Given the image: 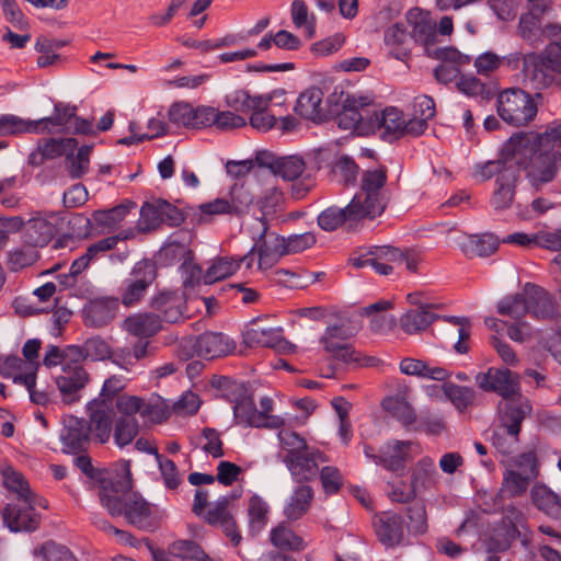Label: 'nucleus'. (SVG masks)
<instances>
[{
    "label": "nucleus",
    "mask_w": 561,
    "mask_h": 561,
    "mask_svg": "<svg viewBox=\"0 0 561 561\" xmlns=\"http://www.w3.org/2000/svg\"><path fill=\"white\" fill-rule=\"evenodd\" d=\"M525 172L535 188L551 183L561 167V123L553 122L542 133H516L502 150Z\"/></svg>",
    "instance_id": "1"
},
{
    "label": "nucleus",
    "mask_w": 561,
    "mask_h": 561,
    "mask_svg": "<svg viewBox=\"0 0 561 561\" xmlns=\"http://www.w3.org/2000/svg\"><path fill=\"white\" fill-rule=\"evenodd\" d=\"M99 496L112 516L124 515L130 525L141 530L153 531L158 528V508L131 491L129 477H121L115 482H103Z\"/></svg>",
    "instance_id": "2"
},
{
    "label": "nucleus",
    "mask_w": 561,
    "mask_h": 561,
    "mask_svg": "<svg viewBox=\"0 0 561 561\" xmlns=\"http://www.w3.org/2000/svg\"><path fill=\"white\" fill-rule=\"evenodd\" d=\"M523 60L525 80L533 89L543 90L553 84H561V44L552 42L537 54H515L514 61Z\"/></svg>",
    "instance_id": "3"
},
{
    "label": "nucleus",
    "mask_w": 561,
    "mask_h": 561,
    "mask_svg": "<svg viewBox=\"0 0 561 561\" xmlns=\"http://www.w3.org/2000/svg\"><path fill=\"white\" fill-rule=\"evenodd\" d=\"M387 168L367 170L362 174L360 190L352 198L353 207L366 219L380 216L386 209L389 195L385 188L387 183Z\"/></svg>",
    "instance_id": "4"
},
{
    "label": "nucleus",
    "mask_w": 561,
    "mask_h": 561,
    "mask_svg": "<svg viewBox=\"0 0 561 561\" xmlns=\"http://www.w3.org/2000/svg\"><path fill=\"white\" fill-rule=\"evenodd\" d=\"M355 331L344 322L329 325L320 337V343L325 353L334 360L343 364L368 365L370 358H363L353 344L351 337L355 335Z\"/></svg>",
    "instance_id": "5"
},
{
    "label": "nucleus",
    "mask_w": 561,
    "mask_h": 561,
    "mask_svg": "<svg viewBox=\"0 0 561 561\" xmlns=\"http://www.w3.org/2000/svg\"><path fill=\"white\" fill-rule=\"evenodd\" d=\"M534 98L522 89H507L497 98L500 117L513 126H524L537 115Z\"/></svg>",
    "instance_id": "6"
},
{
    "label": "nucleus",
    "mask_w": 561,
    "mask_h": 561,
    "mask_svg": "<svg viewBox=\"0 0 561 561\" xmlns=\"http://www.w3.org/2000/svg\"><path fill=\"white\" fill-rule=\"evenodd\" d=\"M157 278V266L150 260H142L133 267L119 288V304L131 308L140 304L149 286Z\"/></svg>",
    "instance_id": "7"
},
{
    "label": "nucleus",
    "mask_w": 561,
    "mask_h": 561,
    "mask_svg": "<svg viewBox=\"0 0 561 561\" xmlns=\"http://www.w3.org/2000/svg\"><path fill=\"white\" fill-rule=\"evenodd\" d=\"M548 4L530 5L528 12L523 13L517 25V35L536 48L549 36L556 35L559 26L554 24H542L543 14L549 11Z\"/></svg>",
    "instance_id": "8"
},
{
    "label": "nucleus",
    "mask_w": 561,
    "mask_h": 561,
    "mask_svg": "<svg viewBox=\"0 0 561 561\" xmlns=\"http://www.w3.org/2000/svg\"><path fill=\"white\" fill-rule=\"evenodd\" d=\"M181 346L185 355L213 359L226 356L234 350V342L227 335L217 332H205L196 337L182 341Z\"/></svg>",
    "instance_id": "9"
},
{
    "label": "nucleus",
    "mask_w": 561,
    "mask_h": 561,
    "mask_svg": "<svg viewBox=\"0 0 561 561\" xmlns=\"http://www.w3.org/2000/svg\"><path fill=\"white\" fill-rule=\"evenodd\" d=\"M88 412L90 416L88 422L89 434L100 444L107 443L111 438L116 416L114 407H110L102 401H91L88 404Z\"/></svg>",
    "instance_id": "10"
},
{
    "label": "nucleus",
    "mask_w": 561,
    "mask_h": 561,
    "mask_svg": "<svg viewBox=\"0 0 561 561\" xmlns=\"http://www.w3.org/2000/svg\"><path fill=\"white\" fill-rule=\"evenodd\" d=\"M530 413L531 404L522 396L502 401L499 404L500 427L507 433V436H518L523 421Z\"/></svg>",
    "instance_id": "11"
},
{
    "label": "nucleus",
    "mask_w": 561,
    "mask_h": 561,
    "mask_svg": "<svg viewBox=\"0 0 561 561\" xmlns=\"http://www.w3.org/2000/svg\"><path fill=\"white\" fill-rule=\"evenodd\" d=\"M234 417L238 424L254 427L280 428L285 421L278 415H264L259 413L255 402L251 397H243L233 407Z\"/></svg>",
    "instance_id": "12"
},
{
    "label": "nucleus",
    "mask_w": 561,
    "mask_h": 561,
    "mask_svg": "<svg viewBox=\"0 0 561 561\" xmlns=\"http://www.w3.org/2000/svg\"><path fill=\"white\" fill-rule=\"evenodd\" d=\"M262 231L253 245L257 251L259 267L270 268L277 263L279 257L286 254L285 238L274 233L267 234V227L264 221L261 222Z\"/></svg>",
    "instance_id": "13"
},
{
    "label": "nucleus",
    "mask_w": 561,
    "mask_h": 561,
    "mask_svg": "<svg viewBox=\"0 0 561 561\" xmlns=\"http://www.w3.org/2000/svg\"><path fill=\"white\" fill-rule=\"evenodd\" d=\"M528 313L538 320H551L558 313L554 298L542 287L527 283L525 285Z\"/></svg>",
    "instance_id": "14"
},
{
    "label": "nucleus",
    "mask_w": 561,
    "mask_h": 561,
    "mask_svg": "<svg viewBox=\"0 0 561 561\" xmlns=\"http://www.w3.org/2000/svg\"><path fill=\"white\" fill-rule=\"evenodd\" d=\"M53 220H56L55 215L46 216L42 214L27 220L23 230L25 244L33 248L48 244L57 232L56 225Z\"/></svg>",
    "instance_id": "15"
},
{
    "label": "nucleus",
    "mask_w": 561,
    "mask_h": 561,
    "mask_svg": "<svg viewBox=\"0 0 561 561\" xmlns=\"http://www.w3.org/2000/svg\"><path fill=\"white\" fill-rule=\"evenodd\" d=\"M209 111L207 105H199L194 107L188 102L180 101L173 103L170 106L168 111V117L172 124L179 127L201 129L205 128L204 121L207 118L206 114Z\"/></svg>",
    "instance_id": "16"
},
{
    "label": "nucleus",
    "mask_w": 561,
    "mask_h": 561,
    "mask_svg": "<svg viewBox=\"0 0 561 561\" xmlns=\"http://www.w3.org/2000/svg\"><path fill=\"white\" fill-rule=\"evenodd\" d=\"M376 535L386 547L393 548L404 541V523L400 514L385 512L375 522Z\"/></svg>",
    "instance_id": "17"
},
{
    "label": "nucleus",
    "mask_w": 561,
    "mask_h": 561,
    "mask_svg": "<svg viewBox=\"0 0 561 561\" xmlns=\"http://www.w3.org/2000/svg\"><path fill=\"white\" fill-rule=\"evenodd\" d=\"M88 382V374L80 365H66L62 375L56 378L57 387L62 394V401L71 404L79 400L78 392Z\"/></svg>",
    "instance_id": "18"
},
{
    "label": "nucleus",
    "mask_w": 561,
    "mask_h": 561,
    "mask_svg": "<svg viewBox=\"0 0 561 561\" xmlns=\"http://www.w3.org/2000/svg\"><path fill=\"white\" fill-rule=\"evenodd\" d=\"M412 443L409 440H391L380 447L378 463L385 469L401 473L410 460Z\"/></svg>",
    "instance_id": "19"
},
{
    "label": "nucleus",
    "mask_w": 561,
    "mask_h": 561,
    "mask_svg": "<svg viewBox=\"0 0 561 561\" xmlns=\"http://www.w3.org/2000/svg\"><path fill=\"white\" fill-rule=\"evenodd\" d=\"M37 505L8 504L3 510V520L11 531H34L41 524V516L35 513Z\"/></svg>",
    "instance_id": "20"
},
{
    "label": "nucleus",
    "mask_w": 561,
    "mask_h": 561,
    "mask_svg": "<svg viewBox=\"0 0 561 561\" xmlns=\"http://www.w3.org/2000/svg\"><path fill=\"white\" fill-rule=\"evenodd\" d=\"M2 477L5 488L15 493L20 501L25 505H38V507L47 508L48 501L36 493H34L25 477L12 467H7L2 470Z\"/></svg>",
    "instance_id": "21"
},
{
    "label": "nucleus",
    "mask_w": 561,
    "mask_h": 561,
    "mask_svg": "<svg viewBox=\"0 0 561 561\" xmlns=\"http://www.w3.org/2000/svg\"><path fill=\"white\" fill-rule=\"evenodd\" d=\"M76 113L77 106L64 103L55 104L54 115L36 119L37 135L70 133Z\"/></svg>",
    "instance_id": "22"
},
{
    "label": "nucleus",
    "mask_w": 561,
    "mask_h": 561,
    "mask_svg": "<svg viewBox=\"0 0 561 561\" xmlns=\"http://www.w3.org/2000/svg\"><path fill=\"white\" fill-rule=\"evenodd\" d=\"M122 329L139 340H148L162 329L161 317L152 312H138L128 316Z\"/></svg>",
    "instance_id": "23"
},
{
    "label": "nucleus",
    "mask_w": 561,
    "mask_h": 561,
    "mask_svg": "<svg viewBox=\"0 0 561 561\" xmlns=\"http://www.w3.org/2000/svg\"><path fill=\"white\" fill-rule=\"evenodd\" d=\"M324 456L319 450H310L309 448L301 454L286 460V465L291 476L298 481H310L318 474V465L323 462Z\"/></svg>",
    "instance_id": "24"
},
{
    "label": "nucleus",
    "mask_w": 561,
    "mask_h": 561,
    "mask_svg": "<svg viewBox=\"0 0 561 561\" xmlns=\"http://www.w3.org/2000/svg\"><path fill=\"white\" fill-rule=\"evenodd\" d=\"M407 22L411 27L410 37L425 47L434 44L436 39V24L430 19V14L419 8H413L407 13Z\"/></svg>",
    "instance_id": "25"
},
{
    "label": "nucleus",
    "mask_w": 561,
    "mask_h": 561,
    "mask_svg": "<svg viewBox=\"0 0 561 561\" xmlns=\"http://www.w3.org/2000/svg\"><path fill=\"white\" fill-rule=\"evenodd\" d=\"M119 300L116 297H101L90 301L84 309V321L96 328L108 324L116 316Z\"/></svg>",
    "instance_id": "26"
},
{
    "label": "nucleus",
    "mask_w": 561,
    "mask_h": 561,
    "mask_svg": "<svg viewBox=\"0 0 561 561\" xmlns=\"http://www.w3.org/2000/svg\"><path fill=\"white\" fill-rule=\"evenodd\" d=\"M60 437L68 453L76 454L84 449L90 438L88 422L83 419L69 416L65 420V427Z\"/></svg>",
    "instance_id": "27"
},
{
    "label": "nucleus",
    "mask_w": 561,
    "mask_h": 561,
    "mask_svg": "<svg viewBox=\"0 0 561 561\" xmlns=\"http://www.w3.org/2000/svg\"><path fill=\"white\" fill-rule=\"evenodd\" d=\"M270 541L276 549H278V551L282 552H299L307 548L305 539L296 534L286 522H280L271 529Z\"/></svg>",
    "instance_id": "28"
},
{
    "label": "nucleus",
    "mask_w": 561,
    "mask_h": 561,
    "mask_svg": "<svg viewBox=\"0 0 561 561\" xmlns=\"http://www.w3.org/2000/svg\"><path fill=\"white\" fill-rule=\"evenodd\" d=\"M356 209V207H353L352 201L344 208L336 206L329 207L318 216V225L325 231H334L346 221H359L365 219L362 214L358 213L357 215V213H355Z\"/></svg>",
    "instance_id": "29"
},
{
    "label": "nucleus",
    "mask_w": 561,
    "mask_h": 561,
    "mask_svg": "<svg viewBox=\"0 0 561 561\" xmlns=\"http://www.w3.org/2000/svg\"><path fill=\"white\" fill-rule=\"evenodd\" d=\"M322 99L323 92L321 89L312 87L300 93L294 111L302 118L319 122L324 117L321 107Z\"/></svg>",
    "instance_id": "30"
},
{
    "label": "nucleus",
    "mask_w": 561,
    "mask_h": 561,
    "mask_svg": "<svg viewBox=\"0 0 561 561\" xmlns=\"http://www.w3.org/2000/svg\"><path fill=\"white\" fill-rule=\"evenodd\" d=\"M371 124L375 125L381 137L399 139L402 137L403 114L396 107L375 113Z\"/></svg>",
    "instance_id": "31"
},
{
    "label": "nucleus",
    "mask_w": 561,
    "mask_h": 561,
    "mask_svg": "<svg viewBox=\"0 0 561 561\" xmlns=\"http://www.w3.org/2000/svg\"><path fill=\"white\" fill-rule=\"evenodd\" d=\"M282 341L280 328L263 327L256 322L243 333V342L250 347H277Z\"/></svg>",
    "instance_id": "32"
},
{
    "label": "nucleus",
    "mask_w": 561,
    "mask_h": 561,
    "mask_svg": "<svg viewBox=\"0 0 561 561\" xmlns=\"http://www.w3.org/2000/svg\"><path fill=\"white\" fill-rule=\"evenodd\" d=\"M368 104V98L347 94L343 100L342 110L335 116L337 126L345 130L356 128L363 119L359 108Z\"/></svg>",
    "instance_id": "33"
},
{
    "label": "nucleus",
    "mask_w": 561,
    "mask_h": 561,
    "mask_svg": "<svg viewBox=\"0 0 561 561\" xmlns=\"http://www.w3.org/2000/svg\"><path fill=\"white\" fill-rule=\"evenodd\" d=\"M432 305H420L414 309L408 310L400 318V325L408 334H416L425 331L438 316L431 312Z\"/></svg>",
    "instance_id": "34"
},
{
    "label": "nucleus",
    "mask_w": 561,
    "mask_h": 561,
    "mask_svg": "<svg viewBox=\"0 0 561 561\" xmlns=\"http://www.w3.org/2000/svg\"><path fill=\"white\" fill-rule=\"evenodd\" d=\"M517 181V170L507 169L502 176L496 178V190L491 198V204L496 210H503L511 207Z\"/></svg>",
    "instance_id": "35"
},
{
    "label": "nucleus",
    "mask_w": 561,
    "mask_h": 561,
    "mask_svg": "<svg viewBox=\"0 0 561 561\" xmlns=\"http://www.w3.org/2000/svg\"><path fill=\"white\" fill-rule=\"evenodd\" d=\"M313 491L309 485L296 488L287 500L283 514L288 522H296L305 516L311 505Z\"/></svg>",
    "instance_id": "36"
},
{
    "label": "nucleus",
    "mask_w": 561,
    "mask_h": 561,
    "mask_svg": "<svg viewBox=\"0 0 561 561\" xmlns=\"http://www.w3.org/2000/svg\"><path fill=\"white\" fill-rule=\"evenodd\" d=\"M151 307L162 314L161 321L176 323L183 319V298L175 293H160L152 299Z\"/></svg>",
    "instance_id": "37"
},
{
    "label": "nucleus",
    "mask_w": 561,
    "mask_h": 561,
    "mask_svg": "<svg viewBox=\"0 0 561 561\" xmlns=\"http://www.w3.org/2000/svg\"><path fill=\"white\" fill-rule=\"evenodd\" d=\"M247 517L249 534L255 537L268 524L270 505L262 496L253 494L248 502Z\"/></svg>",
    "instance_id": "38"
},
{
    "label": "nucleus",
    "mask_w": 561,
    "mask_h": 561,
    "mask_svg": "<svg viewBox=\"0 0 561 561\" xmlns=\"http://www.w3.org/2000/svg\"><path fill=\"white\" fill-rule=\"evenodd\" d=\"M369 249L373 267L380 275H389L392 272V264L403 262L404 253L398 248L376 245Z\"/></svg>",
    "instance_id": "39"
},
{
    "label": "nucleus",
    "mask_w": 561,
    "mask_h": 561,
    "mask_svg": "<svg viewBox=\"0 0 561 561\" xmlns=\"http://www.w3.org/2000/svg\"><path fill=\"white\" fill-rule=\"evenodd\" d=\"M400 371L408 376H417L437 381H444L450 376L443 367H431L426 362L411 357L401 360Z\"/></svg>",
    "instance_id": "40"
},
{
    "label": "nucleus",
    "mask_w": 561,
    "mask_h": 561,
    "mask_svg": "<svg viewBox=\"0 0 561 561\" xmlns=\"http://www.w3.org/2000/svg\"><path fill=\"white\" fill-rule=\"evenodd\" d=\"M531 500L534 505L547 516L553 519L561 518L560 497L546 485H535L531 489Z\"/></svg>",
    "instance_id": "41"
},
{
    "label": "nucleus",
    "mask_w": 561,
    "mask_h": 561,
    "mask_svg": "<svg viewBox=\"0 0 561 561\" xmlns=\"http://www.w3.org/2000/svg\"><path fill=\"white\" fill-rule=\"evenodd\" d=\"M226 198L228 199L232 215L241 216L253 205L256 196L250 184L245 182H237L231 186Z\"/></svg>",
    "instance_id": "42"
},
{
    "label": "nucleus",
    "mask_w": 561,
    "mask_h": 561,
    "mask_svg": "<svg viewBox=\"0 0 561 561\" xmlns=\"http://www.w3.org/2000/svg\"><path fill=\"white\" fill-rule=\"evenodd\" d=\"M136 207V204L131 201H125L124 203L107 209V210H95L92 214L94 225L103 230L113 229L121 221L124 220L126 215Z\"/></svg>",
    "instance_id": "43"
},
{
    "label": "nucleus",
    "mask_w": 561,
    "mask_h": 561,
    "mask_svg": "<svg viewBox=\"0 0 561 561\" xmlns=\"http://www.w3.org/2000/svg\"><path fill=\"white\" fill-rule=\"evenodd\" d=\"M208 113L204 121L205 127L215 126L220 130H232L247 126L248 121L234 113L233 111H218L213 106H208Z\"/></svg>",
    "instance_id": "44"
},
{
    "label": "nucleus",
    "mask_w": 561,
    "mask_h": 561,
    "mask_svg": "<svg viewBox=\"0 0 561 561\" xmlns=\"http://www.w3.org/2000/svg\"><path fill=\"white\" fill-rule=\"evenodd\" d=\"M256 105L257 110H252L249 113L250 117L248 123L257 131H268L276 124V117L271 113L272 96L263 95Z\"/></svg>",
    "instance_id": "45"
},
{
    "label": "nucleus",
    "mask_w": 561,
    "mask_h": 561,
    "mask_svg": "<svg viewBox=\"0 0 561 561\" xmlns=\"http://www.w3.org/2000/svg\"><path fill=\"white\" fill-rule=\"evenodd\" d=\"M435 472L436 468L431 458L425 457L417 461L412 470L410 483L416 495L432 488Z\"/></svg>",
    "instance_id": "46"
},
{
    "label": "nucleus",
    "mask_w": 561,
    "mask_h": 561,
    "mask_svg": "<svg viewBox=\"0 0 561 561\" xmlns=\"http://www.w3.org/2000/svg\"><path fill=\"white\" fill-rule=\"evenodd\" d=\"M385 44L391 49V54L397 59H404L410 55V47L408 46L409 35L400 24L389 26L383 34Z\"/></svg>",
    "instance_id": "47"
},
{
    "label": "nucleus",
    "mask_w": 561,
    "mask_h": 561,
    "mask_svg": "<svg viewBox=\"0 0 561 561\" xmlns=\"http://www.w3.org/2000/svg\"><path fill=\"white\" fill-rule=\"evenodd\" d=\"M36 119H25L13 114L0 116V137L14 136L20 134H36Z\"/></svg>",
    "instance_id": "48"
},
{
    "label": "nucleus",
    "mask_w": 561,
    "mask_h": 561,
    "mask_svg": "<svg viewBox=\"0 0 561 561\" xmlns=\"http://www.w3.org/2000/svg\"><path fill=\"white\" fill-rule=\"evenodd\" d=\"M494 382L491 392L499 393L504 401L522 396L519 393L518 376L510 369H496Z\"/></svg>",
    "instance_id": "49"
},
{
    "label": "nucleus",
    "mask_w": 561,
    "mask_h": 561,
    "mask_svg": "<svg viewBox=\"0 0 561 561\" xmlns=\"http://www.w3.org/2000/svg\"><path fill=\"white\" fill-rule=\"evenodd\" d=\"M442 388L444 394L459 412H463L469 407L473 405L476 391L472 388L459 386L453 382H445Z\"/></svg>",
    "instance_id": "50"
},
{
    "label": "nucleus",
    "mask_w": 561,
    "mask_h": 561,
    "mask_svg": "<svg viewBox=\"0 0 561 561\" xmlns=\"http://www.w3.org/2000/svg\"><path fill=\"white\" fill-rule=\"evenodd\" d=\"M239 268V262L234 257L220 256L213 261L204 274V284H213L231 276Z\"/></svg>",
    "instance_id": "51"
},
{
    "label": "nucleus",
    "mask_w": 561,
    "mask_h": 561,
    "mask_svg": "<svg viewBox=\"0 0 561 561\" xmlns=\"http://www.w3.org/2000/svg\"><path fill=\"white\" fill-rule=\"evenodd\" d=\"M33 556L43 561H78L69 548L54 540H47L34 548Z\"/></svg>",
    "instance_id": "52"
},
{
    "label": "nucleus",
    "mask_w": 561,
    "mask_h": 561,
    "mask_svg": "<svg viewBox=\"0 0 561 561\" xmlns=\"http://www.w3.org/2000/svg\"><path fill=\"white\" fill-rule=\"evenodd\" d=\"M497 247L499 239L492 233H484L470 236L463 250L467 254L483 257L493 254Z\"/></svg>",
    "instance_id": "53"
},
{
    "label": "nucleus",
    "mask_w": 561,
    "mask_h": 561,
    "mask_svg": "<svg viewBox=\"0 0 561 561\" xmlns=\"http://www.w3.org/2000/svg\"><path fill=\"white\" fill-rule=\"evenodd\" d=\"M139 424L135 417L119 416L113 425L115 444L123 448L129 445L138 434Z\"/></svg>",
    "instance_id": "54"
},
{
    "label": "nucleus",
    "mask_w": 561,
    "mask_h": 561,
    "mask_svg": "<svg viewBox=\"0 0 561 561\" xmlns=\"http://www.w3.org/2000/svg\"><path fill=\"white\" fill-rule=\"evenodd\" d=\"M382 405L385 410L403 425L413 424L416 420L414 409L403 397L396 396L387 398L383 400Z\"/></svg>",
    "instance_id": "55"
},
{
    "label": "nucleus",
    "mask_w": 561,
    "mask_h": 561,
    "mask_svg": "<svg viewBox=\"0 0 561 561\" xmlns=\"http://www.w3.org/2000/svg\"><path fill=\"white\" fill-rule=\"evenodd\" d=\"M77 145L78 142L75 138H48L38 141L37 150L45 160L55 159L61 157L62 154H67L69 151H73Z\"/></svg>",
    "instance_id": "56"
},
{
    "label": "nucleus",
    "mask_w": 561,
    "mask_h": 561,
    "mask_svg": "<svg viewBox=\"0 0 561 561\" xmlns=\"http://www.w3.org/2000/svg\"><path fill=\"white\" fill-rule=\"evenodd\" d=\"M162 225L160 215V199L146 202L140 208V217L137 224L138 231L147 233L157 230Z\"/></svg>",
    "instance_id": "57"
},
{
    "label": "nucleus",
    "mask_w": 561,
    "mask_h": 561,
    "mask_svg": "<svg viewBox=\"0 0 561 561\" xmlns=\"http://www.w3.org/2000/svg\"><path fill=\"white\" fill-rule=\"evenodd\" d=\"M263 95H250L247 90L240 89L228 93L225 102L234 113L249 114L252 110H257V102Z\"/></svg>",
    "instance_id": "58"
},
{
    "label": "nucleus",
    "mask_w": 561,
    "mask_h": 561,
    "mask_svg": "<svg viewBox=\"0 0 561 561\" xmlns=\"http://www.w3.org/2000/svg\"><path fill=\"white\" fill-rule=\"evenodd\" d=\"M306 172V162L299 154L284 156L279 158L276 172L285 181H296Z\"/></svg>",
    "instance_id": "59"
},
{
    "label": "nucleus",
    "mask_w": 561,
    "mask_h": 561,
    "mask_svg": "<svg viewBox=\"0 0 561 561\" xmlns=\"http://www.w3.org/2000/svg\"><path fill=\"white\" fill-rule=\"evenodd\" d=\"M91 150V146H82L76 154L67 153L66 168L72 179H81L88 172Z\"/></svg>",
    "instance_id": "60"
},
{
    "label": "nucleus",
    "mask_w": 561,
    "mask_h": 561,
    "mask_svg": "<svg viewBox=\"0 0 561 561\" xmlns=\"http://www.w3.org/2000/svg\"><path fill=\"white\" fill-rule=\"evenodd\" d=\"M290 15L296 27H305L308 38H312L316 33V18L309 16L308 5L304 0H294L290 7Z\"/></svg>",
    "instance_id": "61"
},
{
    "label": "nucleus",
    "mask_w": 561,
    "mask_h": 561,
    "mask_svg": "<svg viewBox=\"0 0 561 561\" xmlns=\"http://www.w3.org/2000/svg\"><path fill=\"white\" fill-rule=\"evenodd\" d=\"M497 312L502 316H508L514 320H520L528 313L527 297L525 291L505 297L497 304Z\"/></svg>",
    "instance_id": "62"
},
{
    "label": "nucleus",
    "mask_w": 561,
    "mask_h": 561,
    "mask_svg": "<svg viewBox=\"0 0 561 561\" xmlns=\"http://www.w3.org/2000/svg\"><path fill=\"white\" fill-rule=\"evenodd\" d=\"M39 259L35 248L26 247L18 248L8 253V267L10 271L18 272L25 267L32 266Z\"/></svg>",
    "instance_id": "63"
},
{
    "label": "nucleus",
    "mask_w": 561,
    "mask_h": 561,
    "mask_svg": "<svg viewBox=\"0 0 561 561\" xmlns=\"http://www.w3.org/2000/svg\"><path fill=\"white\" fill-rule=\"evenodd\" d=\"M171 553L183 561H213L194 541L178 540L170 547Z\"/></svg>",
    "instance_id": "64"
}]
</instances>
